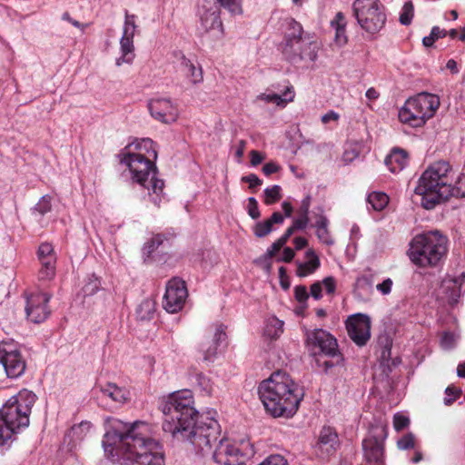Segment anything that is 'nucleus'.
Masks as SVG:
<instances>
[{
  "instance_id": "a19ab883",
  "label": "nucleus",
  "mask_w": 465,
  "mask_h": 465,
  "mask_svg": "<svg viewBox=\"0 0 465 465\" xmlns=\"http://www.w3.org/2000/svg\"><path fill=\"white\" fill-rule=\"evenodd\" d=\"M52 209V197L50 195H44L40 198L38 203L34 207V212L40 215H45Z\"/></svg>"
},
{
  "instance_id": "bf43d9fd",
  "label": "nucleus",
  "mask_w": 465,
  "mask_h": 465,
  "mask_svg": "<svg viewBox=\"0 0 465 465\" xmlns=\"http://www.w3.org/2000/svg\"><path fill=\"white\" fill-rule=\"evenodd\" d=\"M284 245L285 243L279 238L271 245L270 248L267 249L264 255H266V257L272 258Z\"/></svg>"
},
{
  "instance_id": "49530a36",
  "label": "nucleus",
  "mask_w": 465,
  "mask_h": 465,
  "mask_svg": "<svg viewBox=\"0 0 465 465\" xmlns=\"http://www.w3.org/2000/svg\"><path fill=\"white\" fill-rule=\"evenodd\" d=\"M450 285H448V289H452L451 293L450 294V300L451 302H457L461 294V284L459 280H453L449 282Z\"/></svg>"
},
{
  "instance_id": "7c9ffc66",
  "label": "nucleus",
  "mask_w": 465,
  "mask_h": 465,
  "mask_svg": "<svg viewBox=\"0 0 465 465\" xmlns=\"http://www.w3.org/2000/svg\"><path fill=\"white\" fill-rule=\"evenodd\" d=\"M41 268L38 272L40 280H51L55 275V256H49L46 258L39 259Z\"/></svg>"
},
{
  "instance_id": "423d86ee",
  "label": "nucleus",
  "mask_w": 465,
  "mask_h": 465,
  "mask_svg": "<svg viewBox=\"0 0 465 465\" xmlns=\"http://www.w3.org/2000/svg\"><path fill=\"white\" fill-rule=\"evenodd\" d=\"M448 252V238L439 231L417 234L410 242L408 256L418 267H435Z\"/></svg>"
},
{
  "instance_id": "69168bd1",
  "label": "nucleus",
  "mask_w": 465,
  "mask_h": 465,
  "mask_svg": "<svg viewBox=\"0 0 465 465\" xmlns=\"http://www.w3.org/2000/svg\"><path fill=\"white\" fill-rule=\"evenodd\" d=\"M279 278H280L281 286L284 290L289 289L290 282H289V279H288V276H287L286 269L283 266H281L279 268Z\"/></svg>"
},
{
  "instance_id": "58836bf2",
  "label": "nucleus",
  "mask_w": 465,
  "mask_h": 465,
  "mask_svg": "<svg viewBox=\"0 0 465 465\" xmlns=\"http://www.w3.org/2000/svg\"><path fill=\"white\" fill-rule=\"evenodd\" d=\"M92 424L89 421H82L79 424L74 425L71 428L70 433L76 440H83L87 433L91 430Z\"/></svg>"
},
{
  "instance_id": "6e6d98bb",
  "label": "nucleus",
  "mask_w": 465,
  "mask_h": 465,
  "mask_svg": "<svg viewBox=\"0 0 465 465\" xmlns=\"http://www.w3.org/2000/svg\"><path fill=\"white\" fill-rule=\"evenodd\" d=\"M294 296L300 304L304 303L309 298V293L305 286L299 285L294 288Z\"/></svg>"
},
{
  "instance_id": "052dcab7",
  "label": "nucleus",
  "mask_w": 465,
  "mask_h": 465,
  "mask_svg": "<svg viewBox=\"0 0 465 465\" xmlns=\"http://www.w3.org/2000/svg\"><path fill=\"white\" fill-rule=\"evenodd\" d=\"M242 182L248 183L251 189L260 186L262 181L254 173L242 177Z\"/></svg>"
},
{
  "instance_id": "473e14b6",
  "label": "nucleus",
  "mask_w": 465,
  "mask_h": 465,
  "mask_svg": "<svg viewBox=\"0 0 465 465\" xmlns=\"http://www.w3.org/2000/svg\"><path fill=\"white\" fill-rule=\"evenodd\" d=\"M367 203L373 210L381 211L387 206L389 197L384 193L372 192L368 195Z\"/></svg>"
},
{
  "instance_id": "c756f323",
  "label": "nucleus",
  "mask_w": 465,
  "mask_h": 465,
  "mask_svg": "<svg viewBox=\"0 0 465 465\" xmlns=\"http://www.w3.org/2000/svg\"><path fill=\"white\" fill-rule=\"evenodd\" d=\"M319 259L318 256L312 251L306 252V261L304 262H297V275L305 277L318 268Z\"/></svg>"
},
{
  "instance_id": "c9c22d12",
  "label": "nucleus",
  "mask_w": 465,
  "mask_h": 465,
  "mask_svg": "<svg viewBox=\"0 0 465 465\" xmlns=\"http://www.w3.org/2000/svg\"><path fill=\"white\" fill-rule=\"evenodd\" d=\"M447 35V31L440 28L439 26H433L429 35L422 38V45L425 47H431L435 41L443 38Z\"/></svg>"
},
{
  "instance_id": "dca6fc26",
  "label": "nucleus",
  "mask_w": 465,
  "mask_h": 465,
  "mask_svg": "<svg viewBox=\"0 0 465 465\" xmlns=\"http://www.w3.org/2000/svg\"><path fill=\"white\" fill-rule=\"evenodd\" d=\"M50 296L47 293H33L26 299L25 312L27 319L34 323L43 322L50 314L48 302Z\"/></svg>"
},
{
  "instance_id": "ea45409f",
  "label": "nucleus",
  "mask_w": 465,
  "mask_h": 465,
  "mask_svg": "<svg viewBox=\"0 0 465 465\" xmlns=\"http://www.w3.org/2000/svg\"><path fill=\"white\" fill-rule=\"evenodd\" d=\"M220 6L227 9L232 15L242 14L241 0H216Z\"/></svg>"
},
{
  "instance_id": "72a5a7b5",
  "label": "nucleus",
  "mask_w": 465,
  "mask_h": 465,
  "mask_svg": "<svg viewBox=\"0 0 465 465\" xmlns=\"http://www.w3.org/2000/svg\"><path fill=\"white\" fill-rule=\"evenodd\" d=\"M283 322L276 317L270 318L267 321L264 334L271 339H277L283 332Z\"/></svg>"
},
{
  "instance_id": "bb28decb",
  "label": "nucleus",
  "mask_w": 465,
  "mask_h": 465,
  "mask_svg": "<svg viewBox=\"0 0 465 465\" xmlns=\"http://www.w3.org/2000/svg\"><path fill=\"white\" fill-rule=\"evenodd\" d=\"M201 25L205 31L217 30L220 35L223 34V26L220 17V11H204L201 14Z\"/></svg>"
},
{
  "instance_id": "e433bc0d",
  "label": "nucleus",
  "mask_w": 465,
  "mask_h": 465,
  "mask_svg": "<svg viewBox=\"0 0 465 465\" xmlns=\"http://www.w3.org/2000/svg\"><path fill=\"white\" fill-rule=\"evenodd\" d=\"M414 15V6L411 1L406 2L400 13V23L403 25H409L412 22Z\"/></svg>"
},
{
  "instance_id": "c85d7f7f",
  "label": "nucleus",
  "mask_w": 465,
  "mask_h": 465,
  "mask_svg": "<svg viewBox=\"0 0 465 465\" xmlns=\"http://www.w3.org/2000/svg\"><path fill=\"white\" fill-rule=\"evenodd\" d=\"M364 150V143L361 141H348L345 143L344 152L341 157L345 164L352 163Z\"/></svg>"
},
{
  "instance_id": "b1692460",
  "label": "nucleus",
  "mask_w": 465,
  "mask_h": 465,
  "mask_svg": "<svg viewBox=\"0 0 465 465\" xmlns=\"http://www.w3.org/2000/svg\"><path fill=\"white\" fill-rule=\"evenodd\" d=\"M180 67L182 73L193 84H197L203 82V70L201 66H196L190 59H188L183 53L180 54Z\"/></svg>"
},
{
  "instance_id": "4468645a",
  "label": "nucleus",
  "mask_w": 465,
  "mask_h": 465,
  "mask_svg": "<svg viewBox=\"0 0 465 465\" xmlns=\"http://www.w3.org/2000/svg\"><path fill=\"white\" fill-rule=\"evenodd\" d=\"M379 434L371 433L362 441V450L366 462L369 465H383L384 440L387 437L386 426L376 427Z\"/></svg>"
},
{
  "instance_id": "7ed1b4c3",
  "label": "nucleus",
  "mask_w": 465,
  "mask_h": 465,
  "mask_svg": "<svg viewBox=\"0 0 465 465\" xmlns=\"http://www.w3.org/2000/svg\"><path fill=\"white\" fill-rule=\"evenodd\" d=\"M259 398L273 418H292L303 399L302 389L285 371H277L258 386Z\"/></svg>"
},
{
  "instance_id": "774afa93",
  "label": "nucleus",
  "mask_w": 465,
  "mask_h": 465,
  "mask_svg": "<svg viewBox=\"0 0 465 465\" xmlns=\"http://www.w3.org/2000/svg\"><path fill=\"white\" fill-rule=\"evenodd\" d=\"M280 169V166L278 164H276L275 163L273 162H270V163H267L263 165L262 167V173L269 176L276 172H278Z\"/></svg>"
},
{
  "instance_id": "a878e982",
  "label": "nucleus",
  "mask_w": 465,
  "mask_h": 465,
  "mask_svg": "<svg viewBox=\"0 0 465 465\" xmlns=\"http://www.w3.org/2000/svg\"><path fill=\"white\" fill-rule=\"evenodd\" d=\"M283 221V215L275 212L269 219L257 223L252 228L253 233L257 238H263L272 231L273 224H282Z\"/></svg>"
},
{
  "instance_id": "f704fd0d",
  "label": "nucleus",
  "mask_w": 465,
  "mask_h": 465,
  "mask_svg": "<svg viewBox=\"0 0 465 465\" xmlns=\"http://www.w3.org/2000/svg\"><path fill=\"white\" fill-rule=\"evenodd\" d=\"M372 282L369 276L361 275L356 279L354 285V293L357 296H361L365 292L371 290Z\"/></svg>"
},
{
  "instance_id": "de8ad7c7",
  "label": "nucleus",
  "mask_w": 465,
  "mask_h": 465,
  "mask_svg": "<svg viewBox=\"0 0 465 465\" xmlns=\"http://www.w3.org/2000/svg\"><path fill=\"white\" fill-rule=\"evenodd\" d=\"M337 287V282L334 277L328 276L322 280V289L323 288L326 294H334Z\"/></svg>"
},
{
  "instance_id": "aec40b11",
  "label": "nucleus",
  "mask_w": 465,
  "mask_h": 465,
  "mask_svg": "<svg viewBox=\"0 0 465 465\" xmlns=\"http://www.w3.org/2000/svg\"><path fill=\"white\" fill-rule=\"evenodd\" d=\"M322 455L325 452L327 456H331L340 449L341 440L336 430L327 426L322 428Z\"/></svg>"
},
{
  "instance_id": "5701e85b",
  "label": "nucleus",
  "mask_w": 465,
  "mask_h": 465,
  "mask_svg": "<svg viewBox=\"0 0 465 465\" xmlns=\"http://www.w3.org/2000/svg\"><path fill=\"white\" fill-rule=\"evenodd\" d=\"M408 162V153L400 148L393 149L385 158L386 166L393 173L402 171L407 166Z\"/></svg>"
},
{
  "instance_id": "8fccbe9b",
  "label": "nucleus",
  "mask_w": 465,
  "mask_h": 465,
  "mask_svg": "<svg viewBox=\"0 0 465 465\" xmlns=\"http://www.w3.org/2000/svg\"><path fill=\"white\" fill-rule=\"evenodd\" d=\"M196 381H197L198 386L203 391H205L207 394H210L212 392L213 386H212L211 380L208 377H206L203 373H198L196 375Z\"/></svg>"
},
{
  "instance_id": "a211bd4d",
  "label": "nucleus",
  "mask_w": 465,
  "mask_h": 465,
  "mask_svg": "<svg viewBox=\"0 0 465 465\" xmlns=\"http://www.w3.org/2000/svg\"><path fill=\"white\" fill-rule=\"evenodd\" d=\"M148 108L151 115L161 123H173L178 116L177 108L169 98L151 99Z\"/></svg>"
},
{
  "instance_id": "0e129e2a",
  "label": "nucleus",
  "mask_w": 465,
  "mask_h": 465,
  "mask_svg": "<svg viewBox=\"0 0 465 465\" xmlns=\"http://www.w3.org/2000/svg\"><path fill=\"white\" fill-rule=\"evenodd\" d=\"M308 214H304V213H299V217H297L294 221H293V223L292 225L297 229V230H302L303 228L306 227L307 223H308Z\"/></svg>"
},
{
  "instance_id": "2f4dec72",
  "label": "nucleus",
  "mask_w": 465,
  "mask_h": 465,
  "mask_svg": "<svg viewBox=\"0 0 465 465\" xmlns=\"http://www.w3.org/2000/svg\"><path fill=\"white\" fill-rule=\"evenodd\" d=\"M104 397H108L114 401L122 403L126 400V391L114 383H108L101 389Z\"/></svg>"
},
{
  "instance_id": "20e7f679",
  "label": "nucleus",
  "mask_w": 465,
  "mask_h": 465,
  "mask_svg": "<svg viewBox=\"0 0 465 465\" xmlns=\"http://www.w3.org/2000/svg\"><path fill=\"white\" fill-rule=\"evenodd\" d=\"M455 180L450 164L439 161L430 164L421 174L415 193L421 195L425 209H432L442 201L454 196Z\"/></svg>"
},
{
  "instance_id": "ddd939ff",
  "label": "nucleus",
  "mask_w": 465,
  "mask_h": 465,
  "mask_svg": "<svg viewBox=\"0 0 465 465\" xmlns=\"http://www.w3.org/2000/svg\"><path fill=\"white\" fill-rule=\"evenodd\" d=\"M187 297L188 291L185 282L174 277L166 284L163 307L170 313H176L183 308Z\"/></svg>"
},
{
  "instance_id": "c03bdc74",
  "label": "nucleus",
  "mask_w": 465,
  "mask_h": 465,
  "mask_svg": "<svg viewBox=\"0 0 465 465\" xmlns=\"http://www.w3.org/2000/svg\"><path fill=\"white\" fill-rule=\"evenodd\" d=\"M461 390L452 386H448L445 390L446 397L444 398V404L447 406L451 405L461 395Z\"/></svg>"
},
{
  "instance_id": "f03ea898",
  "label": "nucleus",
  "mask_w": 465,
  "mask_h": 465,
  "mask_svg": "<svg viewBox=\"0 0 465 465\" xmlns=\"http://www.w3.org/2000/svg\"><path fill=\"white\" fill-rule=\"evenodd\" d=\"M193 397L190 391L174 392L163 399L160 408L165 416L163 430L181 440H190L203 452L212 448L220 436V425L213 418L207 422L197 421L198 411L193 406Z\"/></svg>"
},
{
  "instance_id": "864d4df0",
  "label": "nucleus",
  "mask_w": 465,
  "mask_h": 465,
  "mask_svg": "<svg viewBox=\"0 0 465 465\" xmlns=\"http://www.w3.org/2000/svg\"><path fill=\"white\" fill-rule=\"evenodd\" d=\"M455 336L450 331H446L440 338V345L445 350H450L454 347Z\"/></svg>"
},
{
  "instance_id": "1a4fd4ad",
  "label": "nucleus",
  "mask_w": 465,
  "mask_h": 465,
  "mask_svg": "<svg viewBox=\"0 0 465 465\" xmlns=\"http://www.w3.org/2000/svg\"><path fill=\"white\" fill-rule=\"evenodd\" d=\"M351 8L357 24L368 35H374L384 28L387 14L380 0H354Z\"/></svg>"
},
{
  "instance_id": "f8f14e48",
  "label": "nucleus",
  "mask_w": 465,
  "mask_h": 465,
  "mask_svg": "<svg viewBox=\"0 0 465 465\" xmlns=\"http://www.w3.org/2000/svg\"><path fill=\"white\" fill-rule=\"evenodd\" d=\"M0 363L9 378H18L24 374L26 363L16 344L0 342Z\"/></svg>"
},
{
  "instance_id": "79ce46f5",
  "label": "nucleus",
  "mask_w": 465,
  "mask_h": 465,
  "mask_svg": "<svg viewBox=\"0 0 465 465\" xmlns=\"http://www.w3.org/2000/svg\"><path fill=\"white\" fill-rule=\"evenodd\" d=\"M397 447L400 450H407L415 447V436L412 432H408L397 440Z\"/></svg>"
},
{
  "instance_id": "39448f33",
  "label": "nucleus",
  "mask_w": 465,
  "mask_h": 465,
  "mask_svg": "<svg viewBox=\"0 0 465 465\" xmlns=\"http://www.w3.org/2000/svg\"><path fill=\"white\" fill-rule=\"evenodd\" d=\"M36 399L33 391L24 389L3 405L0 409V445L5 444L15 434L29 426L30 414Z\"/></svg>"
},
{
  "instance_id": "680f3d73",
  "label": "nucleus",
  "mask_w": 465,
  "mask_h": 465,
  "mask_svg": "<svg viewBox=\"0 0 465 465\" xmlns=\"http://www.w3.org/2000/svg\"><path fill=\"white\" fill-rule=\"evenodd\" d=\"M163 242V237L160 234L155 235L152 238V240L147 242L146 248L148 249V252L151 253L154 252Z\"/></svg>"
},
{
  "instance_id": "9b49d317",
  "label": "nucleus",
  "mask_w": 465,
  "mask_h": 465,
  "mask_svg": "<svg viewBox=\"0 0 465 465\" xmlns=\"http://www.w3.org/2000/svg\"><path fill=\"white\" fill-rule=\"evenodd\" d=\"M255 450L248 440L239 442L223 438L213 452V460L219 465H245L253 457Z\"/></svg>"
},
{
  "instance_id": "4d7b16f0",
  "label": "nucleus",
  "mask_w": 465,
  "mask_h": 465,
  "mask_svg": "<svg viewBox=\"0 0 465 465\" xmlns=\"http://www.w3.org/2000/svg\"><path fill=\"white\" fill-rule=\"evenodd\" d=\"M393 286V282L391 278H386L382 282L376 285V289L382 295H388L391 293Z\"/></svg>"
},
{
  "instance_id": "cd10ccee",
  "label": "nucleus",
  "mask_w": 465,
  "mask_h": 465,
  "mask_svg": "<svg viewBox=\"0 0 465 465\" xmlns=\"http://www.w3.org/2000/svg\"><path fill=\"white\" fill-rule=\"evenodd\" d=\"M304 332L305 351H308L309 355L315 361L316 364H318L319 360L317 359V355L320 352V330H308L304 328Z\"/></svg>"
},
{
  "instance_id": "2eb2a0df",
  "label": "nucleus",
  "mask_w": 465,
  "mask_h": 465,
  "mask_svg": "<svg viewBox=\"0 0 465 465\" xmlns=\"http://www.w3.org/2000/svg\"><path fill=\"white\" fill-rule=\"evenodd\" d=\"M351 340L358 346H364L371 339V321L362 313L352 314L345 322Z\"/></svg>"
},
{
  "instance_id": "603ef678",
  "label": "nucleus",
  "mask_w": 465,
  "mask_h": 465,
  "mask_svg": "<svg viewBox=\"0 0 465 465\" xmlns=\"http://www.w3.org/2000/svg\"><path fill=\"white\" fill-rule=\"evenodd\" d=\"M271 257H266V255H262L254 261V263L261 267L267 274H270L272 270V264L271 262Z\"/></svg>"
},
{
  "instance_id": "3c124183",
  "label": "nucleus",
  "mask_w": 465,
  "mask_h": 465,
  "mask_svg": "<svg viewBox=\"0 0 465 465\" xmlns=\"http://www.w3.org/2000/svg\"><path fill=\"white\" fill-rule=\"evenodd\" d=\"M258 465H288L283 456L279 454L270 455L262 462Z\"/></svg>"
},
{
  "instance_id": "f257e3e1",
  "label": "nucleus",
  "mask_w": 465,
  "mask_h": 465,
  "mask_svg": "<svg viewBox=\"0 0 465 465\" xmlns=\"http://www.w3.org/2000/svg\"><path fill=\"white\" fill-rule=\"evenodd\" d=\"M103 447L108 457H117L121 465H165L161 443L151 436L144 421L133 423L112 419Z\"/></svg>"
},
{
  "instance_id": "0eeeda50",
  "label": "nucleus",
  "mask_w": 465,
  "mask_h": 465,
  "mask_svg": "<svg viewBox=\"0 0 465 465\" xmlns=\"http://www.w3.org/2000/svg\"><path fill=\"white\" fill-rule=\"evenodd\" d=\"M120 162L125 164L132 173L133 180L146 188L151 201L160 206L164 182L156 177L157 168L154 163L142 153H122Z\"/></svg>"
},
{
  "instance_id": "393cba45",
  "label": "nucleus",
  "mask_w": 465,
  "mask_h": 465,
  "mask_svg": "<svg viewBox=\"0 0 465 465\" xmlns=\"http://www.w3.org/2000/svg\"><path fill=\"white\" fill-rule=\"evenodd\" d=\"M294 95L293 87L288 83L282 94H261L257 98L266 103H273L278 106L284 107L288 103L293 101Z\"/></svg>"
},
{
  "instance_id": "09e8293b",
  "label": "nucleus",
  "mask_w": 465,
  "mask_h": 465,
  "mask_svg": "<svg viewBox=\"0 0 465 465\" xmlns=\"http://www.w3.org/2000/svg\"><path fill=\"white\" fill-rule=\"evenodd\" d=\"M454 197H465V173L455 180Z\"/></svg>"
},
{
  "instance_id": "e2e57ef3",
  "label": "nucleus",
  "mask_w": 465,
  "mask_h": 465,
  "mask_svg": "<svg viewBox=\"0 0 465 465\" xmlns=\"http://www.w3.org/2000/svg\"><path fill=\"white\" fill-rule=\"evenodd\" d=\"M328 220L326 217L322 215V242L326 244H332L333 241L331 236L328 234L326 227H327Z\"/></svg>"
},
{
  "instance_id": "338daca9",
  "label": "nucleus",
  "mask_w": 465,
  "mask_h": 465,
  "mask_svg": "<svg viewBox=\"0 0 465 465\" xmlns=\"http://www.w3.org/2000/svg\"><path fill=\"white\" fill-rule=\"evenodd\" d=\"M250 156H251V164L252 166H257L258 164H260L263 160H264V155L256 151V150H252L250 152Z\"/></svg>"
},
{
  "instance_id": "4c0bfd02",
  "label": "nucleus",
  "mask_w": 465,
  "mask_h": 465,
  "mask_svg": "<svg viewBox=\"0 0 465 465\" xmlns=\"http://www.w3.org/2000/svg\"><path fill=\"white\" fill-rule=\"evenodd\" d=\"M282 188L280 185H273L264 190V203L267 205H271L278 202L282 198L281 194Z\"/></svg>"
},
{
  "instance_id": "a18cd8bd",
  "label": "nucleus",
  "mask_w": 465,
  "mask_h": 465,
  "mask_svg": "<svg viewBox=\"0 0 465 465\" xmlns=\"http://www.w3.org/2000/svg\"><path fill=\"white\" fill-rule=\"evenodd\" d=\"M135 18L136 16L134 15H130L127 11L125 12L123 31L126 30L130 36H134L135 35V30L137 28Z\"/></svg>"
},
{
  "instance_id": "9d476101",
  "label": "nucleus",
  "mask_w": 465,
  "mask_h": 465,
  "mask_svg": "<svg viewBox=\"0 0 465 465\" xmlns=\"http://www.w3.org/2000/svg\"><path fill=\"white\" fill-rule=\"evenodd\" d=\"M291 33L286 37L282 53L290 61L299 59H308L315 61L317 58V43L312 41L310 37L302 36V27L301 24L294 19L289 22Z\"/></svg>"
},
{
  "instance_id": "6e6552de",
  "label": "nucleus",
  "mask_w": 465,
  "mask_h": 465,
  "mask_svg": "<svg viewBox=\"0 0 465 465\" xmlns=\"http://www.w3.org/2000/svg\"><path fill=\"white\" fill-rule=\"evenodd\" d=\"M439 106L438 95L422 92L405 102L399 111V119L412 127H420L436 114Z\"/></svg>"
},
{
  "instance_id": "37998d69",
  "label": "nucleus",
  "mask_w": 465,
  "mask_h": 465,
  "mask_svg": "<svg viewBox=\"0 0 465 465\" xmlns=\"http://www.w3.org/2000/svg\"><path fill=\"white\" fill-rule=\"evenodd\" d=\"M410 418L409 416L397 412L393 415V428L396 431H401L410 425Z\"/></svg>"
},
{
  "instance_id": "6ab92c4d",
  "label": "nucleus",
  "mask_w": 465,
  "mask_h": 465,
  "mask_svg": "<svg viewBox=\"0 0 465 465\" xmlns=\"http://www.w3.org/2000/svg\"><path fill=\"white\" fill-rule=\"evenodd\" d=\"M331 358L324 361L323 365L327 372L331 368L342 365L343 355L339 348L337 339L330 332L322 330V356Z\"/></svg>"
},
{
  "instance_id": "5fc2aeb1",
  "label": "nucleus",
  "mask_w": 465,
  "mask_h": 465,
  "mask_svg": "<svg viewBox=\"0 0 465 465\" xmlns=\"http://www.w3.org/2000/svg\"><path fill=\"white\" fill-rule=\"evenodd\" d=\"M248 214L252 219H258L261 216L258 203L254 197H250L248 199Z\"/></svg>"
},
{
  "instance_id": "f3484780",
  "label": "nucleus",
  "mask_w": 465,
  "mask_h": 465,
  "mask_svg": "<svg viewBox=\"0 0 465 465\" xmlns=\"http://www.w3.org/2000/svg\"><path fill=\"white\" fill-rule=\"evenodd\" d=\"M227 338L225 327L223 324L216 325L213 331L203 337L199 345V351L203 355V361H213L217 355L218 347Z\"/></svg>"
},
{
  "instance_id": "412c9836",
  "label": "nucleus",
  "mask_w": 465,
  "mask_h": 465,
  "mask_svg": "<svg viewBox=\"0 0 465 465\" xmlns=\"http://www.w3.org/2000/svg\"><path fill=\"white\" fill-rule=\"evenodd\" d=\"M134 37L130 36L126 30L123 31V35L120 39L121 56L116 58V66H121L124 64H131L135 57Z\"/></svg>"
},
{
  "instance_id": "13d9d810",
  "label": "nucleus",
  "mask_w": 465,
  "mask_h": 465,
  "mask_svg": "<svg viewBox=\"0 0 465 465\" xmlns=\"http://www.w3.org/2000/svg\"><path fill=\"white\" fill-rule=\"evenodd\" d=\"M55 256L52 244L48 242L42 243L38 249V259Z\"/></svg>"
},
{
  "instance_id": "4be33fe9",
  "label": "nucleus",
  "mask_w": 465,
  "mask_h": 465,
  "mask_svg": "<svg viewBox=\"0 0 465 465\" xmlns=\"http://www.w3.org/2000/svg\"><path fill=\"white\" fill-rule=\"evenodd\" d=\"M331 27L334 30L333 42L338 47L344 46L348 42L346 35V17L341 12H338L331 21Z\"/></svg>"
}]
</instances>
